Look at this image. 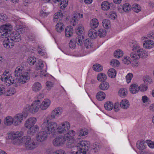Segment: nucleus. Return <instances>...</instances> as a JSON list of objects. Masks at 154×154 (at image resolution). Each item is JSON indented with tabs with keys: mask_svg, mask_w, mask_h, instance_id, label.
<instances>
[{
	"mask_svg": "<svg viewBox=\"0 0 154 154\" xmlns=\"http://www.w3.org/2000/svg\"><path fill=\"white\" fill-rule=\"evenodd\" d=\"M0 36L6 38L3 42L4 47L8 49L12 48L15 42H19L21 39L20 35L16 32L11 33L12 26L9 23H6L0 26Z\"/></svg>",
	"mask_w": 154,
	"mask_h": 154,
	"instance_id": "obj_1",
	"label": "nucleus"
},
{
	"mask_svg": "<svg viewBox=\"0 0 154 154\" xmlns=\"http://www.w3.org/2000/svg\"><path fill=\"white\" fill-rule=\"evenodd\" d=\"M77 147L78 150L75 154H90L88 151L90 147L89 141H82L77 144Z\"/></svg>",
	"mask_w": 154,
	"mask_h": 154,
	"instance_id": "obj_2",
	"label": "nucleus"
},
{
	"mask_svg": "<svg viewBox=\"0 0 154 154\" xmlns=\"http://www.w3.org/2000/svg\"><path fill=\"white\" fill-rule=\"evenodd\" d=\"M43 130L47 134H50L54 133L57 128V124L55 122H51L47 125L46 123H43L42 125Z\"/></svg>",
	"mask_w": 154,
	"mask_h": 154,
	"instance_id": "obj_3",
	"label": "nucleus"
},
{
	"mask_svg": "<svg viewBox=\"0 0 154 154\" xmlns=\"http://www.w3.org/2000/svg\"><path fill=\"white\" fill-rule=\"evenodd\" d=\"M40 104V101L39 100H35L33 102L30 106L26 108V110L31 113H35L38 110Z\"/></svg>",
	"mask_w": 154,
	"mask_h": 154,
	"instance_id": "obj_4",
	"label": "nucleus"
},
{
	"mask_svg": "<svg viewBox=\"0 0 154 154\" xmlns=\"http://www.w3.org/2000/svg\"><path fill=\"white\" fill-rule=\"evenodd\" d=\"M66 139L63 135H60L57 137L53 141L54 146H61L65 143Z\"/></svg>",
	"mask_w": 154,
	"mask_h": 154,
	"instance_id": "obj_5",
	"label": "nucleus"
},
{
	"mask_svg": "<svg viewBox=\"0 0 154 154\" xmlns=\"http://www.w3.org/2000/svg\"><path fill=\"white\" fill-rule=\"evenodd\" d=\"M27 116V113H25L23 114L21 113L17 114L13 118V124L15 125L20 124L23 120V117H24L26 118Z\"/></svg>",
	"mask_w": 154,
	"mask_h": 154,
	"instance_id": "obj_6",
	"label": "nucleus"
},
{
	"mask_svg": "<svg viewBox=\"0 0 154 154\" xmlns=\"http://www.w3.org/2000/svg\"><path fill=\"white\" fill-rule=\"evenodd\" d=\"M15 93V90L14 89L11 88L8 90H6L3 85L0 86V96L3 94L6 96H11Z\"/></svg>",
	"mask_w": 154,
	"mask_h": 154,
	"instance_id": "obj_7",
	"label": "nucleus"
},
{
	"mask_svg": "<svg viewBox=\"0 0 154 154\" xmlns=\"http://www.w3.org/2000/svg\"><path fill=\"white\" fill-rule=\"evenodd\" d=\"M70 128L69 123L67 122H65L60 125V126L57 128V129L59 133H62L66 132Z\"/></svg>",
	"mask_w": 154,
	"mask_h": 154,
	"instance_id": "obj_8",
	"label": "nucleus"
},
{
	"mask_svg": "<svg viewBox=\"0 0 154 154\" xmlns=\"http://www.w3.org/2000/svg\"><path fill=\"white\" fill-rule=\"evenodd\" d=\"M25 144L26 148L30 150L33 149L37 146V144L35 143L33 140H31L29 136L28 137Z\"/></svg>",
	"mask_w": 154,
	"mask_h": 154,
	"instance_id": "obj_9",
	"label": "nucleus"
},
{
	"mask_svg": "<svg viewBox=\"0 0 154 154\" xmlns=\"http://www.w3.org/2000/svg\"><path fill=\"white\" fill-rule=\"evenodd\" d=\"M62 109L61 108L58 107L55 108L52 112L51 115L48 116L49 119H52L57 118L58 116L61 114Z\"/></svg>",
	"mask_w": 154,
	"mask_h": 154,
	"instance_id": "obj_10",
	"label": "nucleus"
},
{
	"mask_svg": "<svg viewBox=\"0 0 154 154\" xmlns=\"http://www.w3.org/2000/svg\"><path fill=\"white\" fill-rule=\"evenodd\" d=\"M36 122V119L34 117H30L26 120L25 123L26 128H29L34 126Z\"/></svg>",
	"mask_w": 154,
	"mask_h": 154,
	"instance_id": "obj_11",
	"label": "nucleus"
},
{
	"mask_svg": "<svg viewBox=\"0 0 154 154\" xmlns=\"http://www.w3.org/2000/svg\"><path fill=\"white\" fill-rule=\"evenodd\" d=\"M47 134L45 131L39 132L36 136V139L38 141L43 142L46 140Z\"/></svg>",
	"mask_w": 154,
	"mask_h": 154,
	"instance_id": "obj_12",
	"label": "nucleus"
},
{
	"mask_svg": "<svg viewBox=\"0 0 154 154\" xmlns=\"http://www.w3.org/2000/svg\"><path fill=\"white\" fill-rule=\"evenodd\" d=\"M23 132L22 131L20 132H13L10 134L8 135V137L9 139L12 140L17 139L19 137L22 136Z\"/></svg>",
	"mask_w": 154,
	"mask_h": 154,
	"instance_id": "obj_13",
	"label": "nucleus"
},
{
	"mask_svg": "<svg viewBox=\"0 0 154 154\" xmlns=\"http://www.w3.org/2000/svg\"><path fill=\"white\" fill-rule=\"evenodd\" d=\"M80 18V15L79 13L75 12L73 14L71 19V22L72 23L73 22L72 25L73 26L76 25L77 23Z\"/></svg>",
	"mask_w": 154,
	"mask_h": 154,
	"instance_id": "obj_14",
	"label": "nucleus"
},
{
	"mask_svg": "<svg viewBox=\"0 0 154 154\" xmlns=\"http://www.w3.org/2000/svg\"><path fill=\"white\" fill-rule=\"evenodd\" d=\"M1 80L2 82H4L7 85L9 86L10 85L13 84L14 82V80L12 79L11 76H7L4 77L3 79L1 78Z\"/></svg>",
	"mask_w": 154,
	"mask_h": 154,
	"instance_id": "obj_15",
	"label": "nucleus"
},
{
	"mask_svg": "<svg viewBox=\"0 0 154 154\" xmlns=\"http://www.w3.org/2000/svg\"><path fill=\"white\" fill-rule=\"evenodd\" d=\"M28 74L27 72H24V71L20 68L17 67L15 69L14 72V75L16 77H20L21 76L23 75V74Z\"/></svg>",
	"mask_w": 154,
	"mask_h": 154,
	"instance_id": "obj_16",
	"label": "nucleus"
},
{
	"mask_svg": "<svg viewBox=\"0 0 154 154\" xmlns=\"http://www.w3.org/2000/svg\"><path fill=\"white\" fill-rule=\"evenodd\" d=\"M144 48L150 49L154 46V42L151 40H148L144 41L143 44Z\"/></svg>",
	"mask_w": 154,
	"mask_h": 154,
	"instance_id": "obj_17",
	"label": "nucleus"
},
{
	"mask_svg": "<svg viewBox=\"0 0 154 154\" xmlns=\"http://www.w3.org/2000/svg\"><path fill=\"white\" fill-rule=\"evenodd\" d=\"M50 104V101L48 99L44 100L42 103V104L40 105L41 109L44 110L46 109L49 106Z\"/></svg>",
	"mask_w": 154,
	"mask_h": 154,
	"instance_id": "obj_18",
	"label": "nucleus"
},
{
	"mask_svg": "<svg viewBox=\"0 0 154 154\" xmlns=\"http://www.w3.org/2000/svg\"><path fill=\"white\" fill-rule=\"evenodd\" d=\"M28 136H24L20 139H17L15 140H12L11 143L14 145H19L23 142L25 143L27 140Z\"/></svg>",
	"mask_w": 154,
	"mask_h": 154,
	"instance_id": "obj_19",
	"label": "nucleus"
},
{
	"mask_svg": "<svg viewBox=\"0 0 154 154\" xmlns=\"http://www.w3.org/2000/svg\"><path fill=\"white\" fill-rule=\"evenodd\" d=\"M73 30L72 26H67L65 30V35L67 37H71L73 33Z\"/></svg>",
	"mask_w": 154,
	"mask_h": 154,
	"instance_id": "obj_20",
	"label": "nucleus"
},
{
	"mask_svg": "<svg viewBox=\"0 0 154 154\" xmlns=\"http://www.w3.org/2000/svg\"><path fill=\"white\" fill-rule=\"evenodd\" d=\"M28 74H23V75L21 76L18 79V82L21 84H24L29 79Z\"/></svg>",
	"mask_w": 154,
	"mask_h": 154,
	"instance_id": "obj_21",
	"label": "nucleus"
},
{
	"mask_svg": "<svg viewBox=\"0 0 154 154\" xmlns=\"http://www.w3.org/2000/svg\"><path fill=\"white\" fill-rule=\"evenodd\" d=\"M88 35L92 39H94L97 37V33L94 29L91 28L88 32Z\"/></svg>",
	"mask_w": 154,
	"mask_h": 154,
	"instance_id": "obj_22",
	"label": "nucleus"
},
{
	"mask_svg": "<svg viewBox=\"0 0 154 154\" xmlns=\"http://www.w3.org/2000/svg\"><path fill=\"white\" fill-rule=\"evenodd\" d=\"M75 133V132L74 131L71 130L69 131L68 133L63 135V136L65 137L66 140H68L72 139L73 136Z\"/></svg>",
	"mask_w": 154,
	"mask_h": 154,
	"instance_id": "obj_23",
	"label": "nucleus"
},
{
	"mask_svg": "<svg viewBox=\"0 0 154 154\" xmlns=\"http://www.w3.org/2000/svg\"><path fill=\"white\" fill-rule=\"evenodd\" d=\"M63 17V14L60 12H57L54 14V17L53 19V21L55 22H57L61 20Z\"/></svg>",
	"mask_w": 154,
	"mask_h": 154,
	"instance_id": "obj_24",
	"label": "nucleus"
},
{
	"mask_svg": "<svg viewBox=\"0 0 154 154\" xmlns=\"http://www.w3.org/2000/svg\"><path fill=\"white\" fill-rule=\"evenodd\" d=\"M75 39L78 45L81 46L83 45V42L85 41L84 35H78Z\"/></svg>",
	"mask_w": 154,
	"mask_h": 154,
	"instance_id": "obj_25",
	"label": "nucleus"
},
{
	"mask_svg": "<svg viewBox=\"0 0 154 154\" xmlns=\"http://www.w3.org/2000/svg\"><path fill=\"white\" fill-rule=\"evenodd\" d=\"M139 90V88L138 85L135 84L131 85L130 86V91L132 94H135Z\"/></svg>",
	"mask_w": 154,
	"mask_h": 154,
	"instance_id": "obj_26",
	"label": "nucleus"
},
{
	"mask_svg": "<svg viewBox=\"0 0 154 154\" xmlns=\"http://www.w3.org/2000/svg\"><path fill=\"white\" fill-rule=\"evenodd\" d=\"M76 29V33L78 35H84L85 33L83 27L81 25H78Z\"/></svg>",
	"mask_w": 154,
	"mask_h": 154,
	"instance_id": "obj_27",
	"label": "nucleus"
},
{
	"mask_svg": "<svg viewBox=\"0 0 154 154\" xmlns=\"http://www.w3.org/2000/svg\"><path fill=\"white\" fill-rule=\"evenodd\" d=\"M120 105L122 108L126 109L129 107V104L128 100L124 99L120 103Z\"/></svg>",
	"mask_w": 154,
	"mask_h": 154,
	"instance_id": "obj_28",
	"label": "nucleus"
},
{
	"mask_svg": "<svg viewBox=\"0 0 154 154\" xmlns=\"http://www.w3.org/2000/svg\"><path fill=\"white\" fill-rule=\"evenodd\" d=\"M101 6L103 10L104 11H107L110 9V5L108 2L107 1H104L102 3L101 5Z\"/></svg>",
	"mask_w": 154,
	"mask_h": 154,
	"instance_id": "obj_29",
	"label": "nucleus"
},
{
	"mask_svg": "<svg viewBox=\"0 0 154 154\" xmlns=\"http://www.w3.org/2000/svg\"><path fill=\"white\" fill-rule=\"evenodd\" d=\"M64 28V25L62 23L60 22L57 23L56 26V30L59 32H62Z\"/></svg>",
	"mask_w": 154,
	"mask_h": 154,
	"instance_id": "obj_30",
	"label": "nucleus"
},
{
	"mask_svg": "<svg viewBox=\"0 0 154 154\" xmlns=\"http://www.w3.org/2000/svg\"><path fill=\"white\" fill-rule=\"evenodd\" d=\"M16 30L15 32L20 34L24 33L25 32L26 29L22 25H18L16 26Z\"/></svg>",
	"mask_w": 154,
	"mask_h": 154,
	"instance_id": "obj_31",
	"label": "nucleus"
},
{
	"mask_svg": "<svg viewBox=\"0 0 154 154\" xmlns=\"http://www.w3.org/2000/svg\"><path fill=\"white\" fill-rule=\"evenodd\" d=\"M109 83L106 82H102L100 85L99 87L100 89L102 90H106L109 88Z\"/></svg>",
	"mask_w": 154,
	"mask_h": 154,
	"instance_id": "obj_32",
	"label": "nucleus"
},
{
	"mask_svg": "<svg viewBox=\"0 0 154 154\" xmlns=\"http://www.w3.org/2000/svg\"><path fill=\"white\" fill-rule=\"evenodd\" d=\"M106 95L103 91L99 92L96 95L97 99L99 100H102L105 99Z\"/></svg>",
	"mask_w": 154,
	"mask_h": 154,
	"instance_id": "obj_33",
	"label": "nucleus"
},
{
	"mask_svg": "<svg viewBox=\"0 0 154 154\" xmlns=\"http://www.w3.org/2000/svg\"><path fill=\"white\" fill-rule=\"evenodd\" d=\"M106 79V75L103 73H100L97 76V80L100 82H104Z\"/></svg>",
	"mask_w": 154,
	"mask_h": 154,
	"instance_id": "obj_34",
	"label": "nucleus"
},
{
	"mask_svg": "<svg viewBox=\"0 0 154 154\" xmlns=\"http://www.w3.org/2000/svg\"><path fill=\"white\" fill-rule=\"evenodd\" d=\"M98 25V20L96 19H92L91 21L90 26L91 28L94 29L97 27Z\"/></svg>",
	"mask_w": 154,
	"mask_h": 154,
	"instance_id": "obj_35",
	"label": "nucleus"
},
{
	"mask_svg": "<svg viewBox=\"0 0 154 154\" xmlns=\"http://www.w3.org/2000/svg\"><path fill=\"white\" fill-rule=\"evenodd\" d=\"M41 88V84L38 82L34 83L32 86V89L33 91L37 92L39 91Z\"/></svg>",
	"mask_w": 154,
	"mask_h": 154,
	"instance_id": "obj_36",
	"label": "nucleus"
},
{
	"mask_svg": "<svg viewBox=\"0 0 154 154\" xmlns=\"http://www.w3.org/2000/svg\"><path fill=\"white\" fill-rule=\"evenodd\" d=\"M29 129H30L29 130L28 133L32 135L34 133L38 131L39 130V127L37 125H35V126H33Z\"/></svg>",
	"mask_w": 154,
	"mask_h": 154,
	"instance_id": "obj_37",
	"label": "nucleus"
},
{
	"mask_svg": "<svg viewBox=\"0 0 154 154\" xmlns=\"http://www.w3.org/2000/svg\"><path fill=\"white\" fill-rule=\"evenodd\" d=\"M139 58H145L148 55L147 52L144 51L143 48H141L138 53Z\"/></svg>",
	"mask_w": 154,
	"mask_h": 154,
	"instance_id": "obj_38",
	"label": "nucleus"
},
{
	"mask_svg": "<svg viewBox=\"0 0 154 154\" xmlns=\"http://www.w3.org/2000/svg\"><path fill=\"white\" fill-rule=\"evenodd\" d=\"M108 73L109 77L111 78H114L116 75V72L115 69L111 68L109 70Z\"/></svg>",
	"mask_w": 154,
	"mask_h": 154,
	"instance_id": "obj_39",
	"label": "nucleus"
},
{
	"mask_svg": "<svg viewBox=\"0 0 154 154\" xmlns=\"http://www.w3.org/2000/svg\"><path fill=\"white\" fill-rule=\"evenodd\" d=\"M122 9L125 12H129L131 9V6L128 3H125L122 7Z\"/></svg>",
	"mask_w": 154,
	"mask_h": 154,
	"instance_id": "obj_40",
	"label": "nucleus"
},
{
	"mask_svg": "<svg viewBox=\"0 0 154 154\" xmlns=\"http://www.w3.org/2000/svg\"><path fill=\"white\" fill-rule=\"evenodd\" d=\"M146 146L143 140H141L139 143H137V148L140 150H143L145 149Z\"/></svg>",
	"mask_w": 154,
	"mask_h": 154,
	"instance_id": "obj_41",
	"label": "nucleus"
},
{
	"mask_svg": "<svg viewBox=\"0 0 154 154\" xmlns=\"http://www.w3.org/2000/svg\"><path fill=\"white\" fill-rule=\"evenodd\" d=\"M123 51L120 49H117L114 53V55L116 58H120L123 56Z\"/></svg>",
	"mask_w": 154,
	"mask_h": 154,
	"instance_id": "obj_42",
	"label": "nucleus"
},
{
	"mask_svg": "<svg viewBox=\"0 0 154 154\" xmlns=\"http://www.w3.org/2000/svg\"><path fill=\"white\" fill-rule=\"evenodd\" d=\"M113 106V104L111 102L107 101L104 105V107L105 109L107 110H112Z\"/></svg>",
	"mask_w": 154,
	"mask_h": 154,
	"instance_id": "obj_43",
	"label": "nucleus"
},
{
	"mask_svg": "<svg viewBox=\"0 0 154 154\" xmlns=\"http://www.w3.org/2000/svg\"><path fill=\"white\" fill-rule=\"evenodd\" d=\"M44 66L43 61L41 60H38L36 64V69L37 70H41Z\"/></svg>",
	"mask_w": 154,
	"mask_h": 154,
	"instance_id": "obj_44",
	"label": "nucleus"
},
{
	"mask_svg": "<svg viewBox=\"0 0 154 154\" xmlns=\"http://www.w3.org/2000/svg\"><path fill=\"white\" fill-rule=\"evenodd\" d=\"M106 32L104 29H101L98 31V35L100 38L104 37L106 35Z\"/></svg>",
	"mask_w": 154,
	"mask_h": 154,
	"instance_id": "obj_45",
	"label": "nucleus"
},
{
	"mask_svg": "<svg viewBox=\"0 0 154 154\" xmlns=\"http://www.w3.org/2000/svg\"><path fill=\"white\" fill-rule=\"evenodd\" d=\"M67 141V142L66 143V146L67 147L71 148L75 146V141L73 139L69 140Z\"/></svg>",
	"mask_w": 154,
	"mask_h": 154,
	"instance_id": "obj_46",
	"label": "nucleus"
},
{
	"mask_svg": "<svg viewBox=\"0 0 154 154\" xmlns=\"http://www.w3.org/2000/svg\"><path fill=\"white\" fill-rule=\"evenodd\" d=\"M13 119L11 116L7 117L4 120L5 124L7 125H10L12 124H13Z\"/></svg>",
	"mask_w": 154,
	"mask_h": 154,
	"instance_id": "obj_47",
	"label": "nucleus"
},
{
	"mask_svg": "<svg viewBox=\"0 0 154 154\" xmlns=\"http://www.w3.org/2000/svg\"><path fill=\"white\" fill-rule=\"evenodd\" d=\"M127 91L125 88H122L120 89L119 92V96L122 97H125L127 95Z\"/></svg>",
	"mask_w": 154,
	"mask_h": 154,
	"instance_id": "obj_48",
	"label": "nucleus"
},
{
	"mask_svg": "<svg viewBox=\"0 0 154 154\" xmlns=\"http://www.w3.org/2000/svg\"><path fill=\"white\" fill-rule=\"evenodd\" d=\"M27 62L31 65H33L36 61V58L33 56L29 57L27 60Z\"/></svg>",
	"mask_w": 154,
	"mask_h": 154,
	"instance_id": "obj_49",
	"label": "nucleus"
},
{
	"mask_svg": "<svg viewBox=\"0 0 154 154\" xmlns=\"http://www.w3.org/2000/svg\"><path fill=\"white\" fill-rule=\"evenodd\" d=\"M132 10L138 13L141 11V8L138 4H134L132 6Z\"/></svg>",
	"mask_w": 154,
	"mask_h": 154,
	"instance_id": "obj_50",
	"label": "nucleus"
},
{
	"mask_svg": "<svg viewBox=\"0 0 154 154\" xmlns=\"http://www.w3.org/2000/svg\"><path fill=\"white\" fill-rule=\"evenodd\" d=\"M93 69L95 71L100 72L103 70V67L99 64H95L93 65Z\"/></svg>",
	"mask_w": 154,
	"mask_h": 154,
	"instance_id": "obj_51",
	"label": "nucleus"
},
{
	"mask_svg": "<svg viewBox=\"0 0 154 154\" xmlns=\"http://www.w3.org/2000/svg\"><path fill=\"white\" fill-rule=\"evenodd\" d=\"M59 6L61 9H63L66 7L68 3V0H61Z\"/></svg>",
	"mask_w": 154,
	"mask_h": 154,
	"instance_id": "obj_52",
	"label": "nucleus"
},
{
	"mask_svg": "<svg viewBox=\"0 0 154 154\" xmlns=\"http://www.w3.org/2000/svg\"><path fill=\"white\" fill-rule=\"evenodd\" d=\"M83 44L87 48H91L92 43L90 39H86L83 42Z\"/></svg>",
	"mask_w": 154,
	"mask_h": 154,
	"instance_id": "obj_53",
	"label": "nucleus"
},
{
	"mask_svg": "<svg viewBox=\"0 0 154 154\" xmlns=\"http://www.w3.org/2000/svg\"><path fill=\"white\" fill-rule=\"evenodd\" d=\"M103 26L106 29H107L109 27L110 23V21L107 19L104 20L102 22Z\"/></svg>",
	"mask_w": 154,
	"mask_h": 154,
	"instance_id": "obj_54",
	"label": "nucleus"
},
{
	"mask_svg": "<svg viewBox=\"0 0 154 154\" xmlns=\"http://www.w3.org/2000/svg\"><path fill=\"white\" fill-rule=\"evenodd\" d=\"M119 64V61L116 59H112L110 62V65L113 67L117 66Z\"/></svg>",
	"mask_w": 154,
	"mask_h": 154,
	"instance_id": "obj_55",
	"label": "nucleus"
},
{
	"mask_svg": "<svg viewBox=\"0 0 154 154\" xmlns=\"http://www.w3.org/2000/svg\"><path fill=\"white\" fill-rule=\"evenodd\" d=\"M75 39L73 38L70 40L69 44V47L70 48H75L76 45V42Z\"/></svg>",
	"mask_w": 154,
	"mask_h": 154,
	"instance_id": "obj_56",
	"label": "nucleus"
},
{
	"mask_svg": "<svg viewBox=\"0 0 154 154\" xmlns=\"http://www.w3.org/2000/svg\"><path fill=\"white\" fill-rule=\"evenodd\" d=\"M108 16L112 19H115L117 17V15L114 11H111L109 12Z\"/></svg>",
	"mask_w": 154,
	"mask_h": 154,
	"instance_id": "obj_57",
	"label": "nucleus"
},
{
	"mask_svg": "<svg viewBox=\"0 0 154 154\" xmlns=\"http://www.w3.org/2000/svg\"><path fill=\"white\" fill-rule=\"evenodd\" d=\"M131 57L133 60H137L140 58L139 55L138 53H131L130 54Z\"/></svg>",
	"mask_w": 154,
	"mask_h": 154,
	"instance_id": "obj_58",
	"label": "nucleus"
},
{
	"mask_svg": "<svg viewBox=\"0 0 154 154\" xmlns=\"http://www.w3.org/2000/svg\"><path fill=\"white\" fill-rule=\"evenodd\" d=\"M143 80L144 82L146 84H150L152 82V79L149 76L144 77Z\"/></svg>",
	"mask_w": 154,
	"mask_h": 154,
	"instance_id": "obj_59",
	"label": "nucleus"
},
{
	"mask_svg": "<svg viewBox=\"0 0 154 154\" xmlns=\"http://www.w3.org/2000/svg\"><path fill=\"white\" fill-rule=\"evenodd\" d=\"M133 77V75L131 73H129L126 76V79L128 83H129L131 82V80Z\"/></svg>",
	"mask_w": 154,
	"mask_h": 154,
	"instance_id": "obj_60",
	"label": "nucleus"
},
{
	"mask_svg": "<svg viewBox=\"0 0 154 154\" xmlns=\"http://www.w3.org/2000/svg\"><path fill=\"white\" fill-rule=\"evenodd\" d=\"M131 59L130 58H127V57H125L122 60V61L125 64H129L131 63Z\"/></svg>",
	"mask_w": 154,
	"mask_h": 154,
	"instance_id": "obj_61",
	"label": "nucleus"
},
{
	"mask_svg": "<svg viewBox=\"0 0 154 154\" xmlns=\"http://www.w3.org/2000/svg\"><path fill=\"white\" fill-rule=\"evenodd\" d=\"M141 49V48H140V47L139 46L137 45H134L133 46L132 50L135 51H137V53H138V52H139V51H140V50Z\"/></svg>",
	"mask_w": 154,
	"mask_h": 154,
	"instance_id": "obj_62",
	"label": "nucleus"
},
{
	"mask_svg": "<svg viewBox=\"0 0 154 154\" xmlns=\"http://www.w3.org/2000/svg\"><path fill=\"white\" fill-rule=\"evenodd\" d=\"M146 143L150 147L154 148V142H152L150 140H146Z\"/></svg>",
	"mask_w": 154,
	"mask_h": 154,
	"instance_id": "obj_63",
	"label": "nucleus"
},
{
	"mask_svg": "<svg viewBox=\"0 0 154 154\" xmlns=\"http://www.w3.org/2000/svg\"><path fill=\"white\" fill-rule=\"evenodd\" d=\"M53 154H66L65 151L62 149H59L54 152Z\"/></svg>",
	"mask_w": 154,
	"mask_h": 154,
	"instance_id": "obj_64",
	"label": "nucleus"
}]
</instances>
